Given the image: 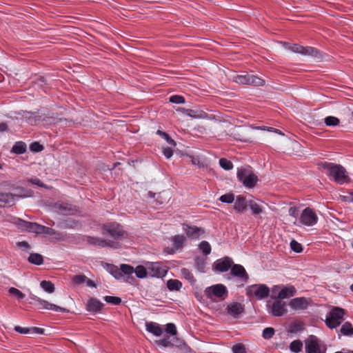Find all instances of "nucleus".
Instances as JSON below:
<instances>
[{
  "label": "nucleus",
  "instance_id": "nucleus-1",
  "mask_svg": "<svg viewBox=\"0 0 353 353\" xmlns=\"http://www.w3.org/2000/svg\"><path fill=\"white\" fill-rule=\"evenodd\" d=\"M322 167L327 171V174L332 177L337 183L343 184L350 181L346 170L342 165L325 162L322 163Z\"/></svg>",
  "mask_w": 353,
  "mask_h": 353
},
{
  "label": "nucleus",
  "instance_id": "nucleus-2",
  "mask_svg": "<svg viewBox=\"0 0 353 353\" xmlns=\"http://www.w3.org/2000/svg\"><path fill=\"white\" fill-rule=\"evenodd\" d=\"M101 234L114 240H120L125 238L127 234L123 227L117 222L103 224L101 226Z\"/></svg>",
  "mask_w": 353,
  "mask_h": 353
},
{
  "label": "nucleus",
  "instance_id": "nucleus-3",
  "mask_svg": "<svg viewBox=\"0 0 353 353\" xmlns=\"http://www.w3.org/2000/svg\"><path fill=\"white\" fill-rule=\"evenodd\" d=\"M155 343L164 347H176L183 353H188L191 352L190 347L183 340L176 336H174L172 339L166 337L162 339L156 340Z\"/></svg>",
  "mask_w": 353,
  "mask_h": 353
},
{
  "label": "nucleus",
  "instance_id": "nucleus-4",
  "mask_svg": "<svg viewBox=\"0 0 353 353\" xmlns=\"http://www.w3.org/2000/svg\"><path fill=\"white\" fill-rule=\"evenodd\" d=\"M237 178L244 186L252 188L255 186L258 177L250 170L241 168L237 171Z\"/></svg>",
  "mask_w": 353,
  "mask_h": 353
},
{
  "label": "nucleus",
  "instance_id": "nucleus-5",
  "mask_svg": "<svg viewBox=\"0 0 353 353\" xmlns=\"http://www.w3.org/2000/svg\"><path fill=\"white\" fill-rule=\"evenodd\" d=\"M345 311L343 309L335 307L329 313V316L325 319L326 325L331 328L337 327L344 320L343 316Z\"/></svg>",
  "mask_w": 353,
  "mask_h": 353
},
{
  "label": "nucleus",
  "instance_id": "nucleus-6",
  "mask_svg": "<svg viewBox=\"0 0 353 353\" xmlns=\"http://www.w3.org/2000/svg\"><path fill=\"white\" fill-rule=\"evenodd\" d=\"M304 342L306 353H325L326 352V347L322 345L320 340L314 335L309 336Z\"/></svg>",
  "mask_w": 353,
  "mask_h": 353
},
{
  "label": "nucleus",
  "instance_id": "nucleus-7",
  "mask_svg": "<svg viewBox=\"0 0 353 353\" xmlns=\"http://www.w3.org/2000/svg\"><path fill=\"white\" fill-rule=\"evenodd\" d=\"M205 295L213 301L216 299H224L228 294V290L222 284H216L207 288L204 291Z\"/></svg>",
  "mask_w": 353,
  "mask_h": 353
},
{
  "label": "nucleus",
  "instance_id": "nucleus-8",
  "mask_svg": "<svg viewBox=\"0 0 353 353\" xmlns=\"http://www.w3.org/2000/svg\"><path fill=\"white\" fill-rule=\"evenodd\" d=\"M234 80L239 84L251 85L254 86H263L265 83V80L253 74L248 73L237 75L234 77Z\"/></svg>",
  "mask_w": 353,
  "mask_h": 353
},
{
  "label": "nucleus",
  "instance_id": "nucleus-9",
  "mask_svg": "<svg viewBox=\"0 0 353 353\" xmlns=\"http://www.w3.org/2000/svg\"><path fill=\"white\" fill-rule=\"evenodd\" d=\"M270 290L264 284L252 285L248 288L247 294L249 296H255L258 299H263L268 296Z\"/></svg>",
  "mask_w": 353,
  "mask_h": 353
},
{
  "label": "nucleus",
  "instance_id": "nucleus-10",
  "mask_svg": "<svg viewBox=\"0 0 353 353\" xmlns=\"http://www.w3.org/2000/svg\"><path fill=\"white\" fill-rule=\"evenodd\" d=\"M121 270L126 275H131L135 273L136 276L139 279H143L147 276V270L143 265H138L135 269L127 264L121 265Z\"/></svg>",
  "mask_w": 353,
  "mask_h": 353
},
{
  "label": "nucleus",
  "instance_id": "nucleus-11",
  "mask_svg": "<svg viewBox=\"0 0 353 353\" xmlns=\"http://www.w3.org/2000/svg\"><path fill=\"white\" fill-rule=\"evenodd\" d=\"M87 243L93 245H98L101 248L109 247L117 248L118 243L109 239H105L99 237H93L90 236H85Z\"/></svg>",
  "mask_w": 353,
  "mask_h": 353
},
{
  "label": "nucleus",
  "instance_id": "nucleus-12",
  "mask_svg": "<svg viewBox=\"0 0 353 353\" xmlns=\"http://www.w3.org/2000/svg\"><path fill=\"white\" fill-rule=\"evenodd\" d=\"M318 220V217L312 208H306L302 212L300 216V222L307 226H311L314 225Z\"/></svg>",
  "mask_w": 353,
  "mask_h": 353
},
{
  "label": "nucleus",
  "instance_id": "nucleus-13",
  "mask_svg": "<svg viewBox=\"0 0 353 353\" xmlns=\"http://www.w3.org/2000/svg\"><path fill=\"white\" fill-rule=\"evenodd\" d=\"M312 299L305 297H297L291 299L289 305L295 310H306L312 304Z\"/></svg>",
  "mask_w": 353,
  "mask_h": 353
},
{
  "label": "nucleus",
  "instance_id": "nucleus-14",
  "mask_svg": "<svg viewBox=\"0 0 353 353\" xmlns=\"http://www.w3.org/2000/svg\"><path fill=\"white\" fill-rule=\"evenodd\" d=\"M52 208L55 212L63 215H72L77 212L75 206L64 202H57L52 205Z\"/></svg>",
  "mask_w": 353,
  "mask_h": 353
},
{
  "label": "nucleus",
  "instance_id": "nucleus-15",
  "mask_svg": "<svg viewBox=\"0 0 353 353\" xmlns=\"http://www.w3.org/2000/svg\"><path fill=\"white\" fill-rule=\"evenodd\" d=\"M289 50L295 53H299L303 55H309L317 57L319 55V52L312 47H303L299 44H293L288 48Z\"/></svg>",
  "mask_w": 353,
  "mask_h": 353
},
{
  "label": "nucleus",
  "instance_id": "nucleus-16",
  "mask_svg": "<svg viewBox=\"0 0 353 353\" xmlns=\"http://www.w3.org/2000/svg\"><path fill=\"white\" fill-rule=\"evenodd\" d=\"M233 261L232 259L228 256H225L223 259H218L214 263V269L220 272H227L232 268Z\"/></svg>",
  "mask_w": 353,
  "mask_h": 353
},
{
  "label": "nucleus",
  "instance_id": "nucleus-17",
  "mask_svg": "<svg viewBox=\"0 0 353 353\" xmlns=\"http://www.w3.org/2000/svg\"><path fill=\"white\" fill-rule=\"evenodd\" d=\"M31 299L37 302L39 305H41L43 308L48 309V310H52L57 312H68V310L66 308L61 307L60 306H58L57 305L50 303L43 299H40L39 297L32 295L31 296Z\"/></svg>",
  "mask_w": 353,
  "mask_h": 353
},
{
  "label": "nucleus",
  "instance_id": "nucleus-18",
  "mask_svg": "<svg viewBox=\"0 0 353 353\" xmlns=\"http://www.w3.org/2000/svg\"><path fill=\"white\" fill-rule=\"evenodd\" d=\"M269 312L274 316H283L287 312L285 303L281 300L275 301L270 307Z\"/></svg>",
  "mask_w": 353,
  "mask_h": 353
},
{
  "label": "nucleus",
  "instance_id": "nucleus-19",
  "mask_svg": "<svg viewBox=\"0 0 353 353\" xmlns=\"http://www.w3.org/2000/svg\"><path fill=\"white\" fill-rule=\"evenodd\" d=\"M183 230L186 235L190 238H198L201 234L205 233L204 229L196 226H191L188 224H183Z\"/></svg>",
  "mask_w": 353,
  "mask_h": 353
},
{
  "label": "nucleus",
  "instance_id": "nucleus-20",
  "mask_svg": "<svg viewBox=\"0 0 353 353\" xmlns=\"http://www.w3.org/2000/svg\"><path fill=\"white\" fill-rule=\"evenodd\" d=\"M177 111H181L188 116L194 119H210L208 114L199 109H185L183 108H178Z\"/></svg>",
  "mask_w": 353,
  "mask_h": 353
},
{
  "label": "nucleus",
  "instance_id": "nucleus-21",
  "mask_svg": "<svg viewBox=\"0 0 353 353\" xmlns=\"http://www.w3.org/2000/svg\"><path fill=\"white\" fill-rule=\"evenodd\" d=\"M296 293V288L293 285H289L287 286H283L278 293L277 296H275V298L281 301L282 299H288L294 296Z\"/></svg>",
  "mask_w": 353,
  "mask_h": 353
},
{
  "label": "nucleus",
  "instance_id": "nucleus-22",
  "mask_svg": "<svg viewBox=\"0 0 353 353\" xmlns=\"http://www.w3.org/2000/svg\"><path fill=\"white\" fill-rule=\"evenodd\" d=\"M227 311L230 315L237 318L244 312V307L240 303L234 302L227 306Z\"/></svg>",
  "mask_w": 353,
  "mask_h": 353
},
{
  "label": "nucleus",
  "instance_id": "nucleus-23",
  "mask_svg": "<svg viewBox=\"0 0 353 353\" xmlns=\"http://www.w3.org/2000/svg\"><path fill=\"white\" fill-rule=\"evenodd\" d=\"M248 205L249 201H246L243 196L238 195L234 205V209L239 213H243Z\"/></svg>",
  "mask_w": 353,
  "mask_h": 353
},
{
  "label": "nucleus",
  "instance_id": "nucleus-24",
  "mask_svg": "<svg viewBox=\"0 0 353 353\" xmlns=\"http://www.w3.org/2000/svg\"><path fill=\"white\" fill-rule=\"evenodd\" d=\"M15 203V196L12 193L0 192V208L12 206Z\"/></svg>",
  "mask_w": 353,
  "mask_h": 353
},
{
  "label": "nucleus",
  "instance_id": "nucleus-25",
  "mask_svg": "<svg viewBox=\"0 0 353 353\" xmlns=\"http://www.w3.org/2000/svg\"><path fill=\"white\" fill-rule=\"evenodd\" d=\"M231 273L243 281H247L249 278L245 268L241 265L233 264L231 268Z\"/></svg>",
  "mask_w": 353,
  "mask_h": 353
},
{
  "label": "nucleus",
  "instance_id": "nucleus-26",
  "mask_svg": "<svg viewBox=\"0 0 353 353\" xmlns=\"http://www.w3.org/2000/svg\"><path fill=\"white\" fill-rule=\"evenodd\" d=\"M103 304L96 298H90L86 305V310L89 312H98L103 307Z\"/></svg>",
  "mask_w": 353,
  "mask_h": 353
},
{
  "label": "nucleus",
  "instance_id": "nucleus-27",
  "mask_svg": "<svg viewBox=\"0 0 353 353\" xmlns=\"http://www.w3.org/2000/svg\"><path fill=\"white\" fill-rule=\"evenodd\" d=\"M22 117L31 125H36L41 121V117L38 116L36 112H25Z\"/></svg>",
  "mask_w": 353,
  "mask_h": 353
},
{
  "label": "nucleus",
  "instance_id": "nucleus-28",
  "mask_svg": "<svg viewBox=\"0 0 353 353\" xmlns=\"http://www.w3.org/2000/svg\"><path fill=\"white\" fill-rule=\"evenodd\" d=\"M22 227L24 230L30 232H34L36 234H41V228L43 227L42 225H39L37 223L28 222L26 221H22Z\"/></svg>",
  "mask_w": 353,
  "mask_h": 353
},
{
  "label": "nucleus",
  "instance_id": "nucleus-29",
  "mask_svg": "<svg viewBox=\"0 0 353 353\" xmlns=\"http://www.w3.org/2000/svg\"><path fill=\"white\" fill-rule=\"evenodd\" d=\"M146 330L157 336H160L163 332V330L161 326L154 322H147L145 323Z\"/></svg>",
  "mask_w": 353,
  "mask_h": 353
},
{
  "label": "nucleus",
  "instance_id": "nucleus-30",
  "mask_svg": "<svg viewBox=\"0 0 353 353\" xmlns=\"http://www.w3.org/2000/svg\"><path fill=\"white\" fill-rule=\"evenodd\" d=\"M148 269L151 271V275L152 276H163L166 272L165 270L160 267V265L158 263H152L150 264Z\"/></svg>",
  "mask_w": 353,
  "mask_h": 353
},
{
  "label": "nucleus",
  "instance_id": "nucleus-31",
  "mask_svg": "<svg viewBox=\"0 0 353 353\" xmlns=\"http://www.w3.org/2000/svg\"><path fill=\"white\" fill-rule=\"evenodd\" d=\"M340 332L344 335L350 336L353 335V326L350 322L343 323L340 329Z\"/></svg>",
  "mask_w": 353,
  "mask_h": 353
},
{
  "label": "nucleus",
  "instance_id": "nucleus-32",
  "mask_svg": "<svg viewBox=\"0 0 353 353\" xmlns=\"http://www.w3.org/2000/svg\"><path fill=\"white\" fill-rule=\"evenodd\" d=\"M26 151V144L23 141L17 142L12 148V152L15 154H23Z\"/></svg>",
  "mask_w": 353,
  "mask_h": 353
},
{
  "label": "nucleus",
  "instance_id": "nucleus-33",
  "mask_svg": "<svg viewBox=\"0 0 353 353\" xmlns=\"http://www.w3.org/2000/svg\"><path fill=\"white\" fill-rule=\"evenodd\" d=\"M28 261L34 265H41L43 263V256L37 253H32L28 257Z\"/></svg>",
  "mask_w": 353,
  "mask_h": 353
},
{
  "label": "nucleus",
  "instance_id": "nucleus-34",
  "mask_svg": "<svg viewBox=\"0 0 353 353\" xmlns=\"http://www.w3.org/2000/svg\"><path fill=\"white\" fill-rule=\"evenodd\" d=\"M181 286L182 283L179 280L170 279L167 281V287L171 291H179L181 289Z\"/></svg>",
  "mask_w": 353,
  "mask_h": 353
},
{
  "label": "nucleus",
  "instance_id": "nucleus-35",
  "mask_svg": "<svg viewBox=\"0 0 353 353\" xmlns=\"http://www.w3.org/2000/svg\"><path fill=\"white\" fill-rule=\"evenodd\" d=\"M248 207L252 210V214L254 216L258 215V214L262 213V212H263L262 207L254 201H252V200L249 201Z\"/></svg>",
  "mask_w": 353,
  "mask_h": 353
},
{
  "label": "nucleus",
  "instance_id": "nucleus-36",
  "mask_svg": "<svg viewBox=\"0 0 353 353\" xmlns=\"http://www.w3.org/2000/svg\"><path fill=\"white\" fill-rule=\"evenodd\" d=\"M324 123L326 126L335 127L339 125L340 120L336 117L328 116L324 119Z\"/></svg>",
  "mask_w": 353,
  "mask_h": 353
},
{
  "label": "nucleus",
  "instance_id": "nucleus-37",
  "mask_svg": "<svg viewBox=\"0 0 353 353\" xmlns=\"http://www.w3.org/2000/svg\"><path fill=\"white\" fill-rule=\"evenodd\" d=\"M185 240V237L183 235H176L172 238V241L176 249L182 248Z\"/></svg>",
  "mask_w": 353,
  "mask_h": 353
},
{
  "label": "nucleus",
  "instance_id": "nucleus-38",
  "mask_svg": "<svg viewBox=\"0 0 353 353\" xmlns=\"http://www.w3.org/2000/svg\"><path fill=\"white\" fill-rule=\"evenodd\" d=\"M181 274L182 276L187 279L191 284H194L195 283L196 280L189 270L186 268H182L181 270Z\"/></svg>",
  "mask_w": 353,
  "mask_h": 353
},
{
  "label": "nucleus",
  "instance_id": "nucleus-39",
  "mask_svg": "<svg viewBox=\"0 0 353 353\" xmlns=\"http://www.w3.org/2000/svg\"><path fill=\"white\" fill-rule=\"evenodd\" d=\"M40 285L41 288L48 293H52L54 292V285L51 281H43L41 282Z\"/></svg>",
  "mask_w": 353,
  "mask_h": 353
},
{
  "label": "nucleus",
  "instance_id": "nucleus-40",
  "mask_svg": "<svg viewBox=\"0 0 353 353\" xmlns=\"http://www.w3.org/2000/svg\"><path fill=\"white\" fill-rule=\"evenodd\" d=\"M17 190L18 192L17 194H14V195L15 196V199L17 198H23L32 196V192L30 190H28L22 188H17Z\"/></svg>",
  "mask_w": 353,
  "mask_h": 353
},
{
  "label": "nucleus",
  "instance_id": "nucleus-41",
  "mask_svg": "<svg viewBox=\"0 0 353 353\" xmlns=\"http://www.w3.org/2000/svg\"><path fill=\"white\" fill-rule=\"evenodd\" d=\"M303 347V343L300 340H295L290 343V349L294 353L299 352Z\"/></svg>",
  "mask_w": 353,
  "mask_h": 353
},
{
  "label": "nucleus",
  "instance_id": "nucleus-42",
  "mask_svg": "<svg viewBox=\"0 0 353 353\" xmlns=\"http://www.w3.org/2000/svg\"><path fill=\"white\" fill-rule=\"evenodd\" d=\"M219 165L223 169L225 170H230L233 168V163L232 161L225 158H221L219 159Z\"/></svg>",
  "mask_w": 353,
  "mask_h": 353
},
{
  "label": "nucleus",
  "instance_id": "nucleus-43",
  "mask_svg": "<svg viewBox=\"0 0 353 353\" xmlns=\"http://www.w3.org/2000/svg\"><path fill=\"white\" fill-rule=\"evenodd\" d=\"M199 248L205 255H208L211 252V246L210 243L205 241L201 242Z\"/></svg>",
  "mask_w": 353,
  "mask_h": 353
},
{
  "label": "nucleus",
  "instance_id": "nucleus-44",
  "mask_svg": "<svg viewBox=\"0 0 353 353\" xmlns=\"http://www.w3.org/2000/svg\"><path fill=\"white\" fill-rule=\"evenodd\" d=\"M104 300L110 304L117 305H119L121 303V298L118 296H105L104 297Z\"/></svg>",
  "mask_w": 353,
  "mask_h": 353
},
{
  "label": "nucleus",
  "instance_id": "nucleus-45",
  "mask_svg": "<svg viewBox=\"0 0 353 353\" xmlns=\"http://www.w3.org/2000/svg\"><path fill=\"white\" fill-rule=\"evenodd\" d=\"M219 200L222 203H232L234 201V194L233 193H228L221 196Z\"/></svg>",
  "mask_w": 353,
  "mask_h": 353
},
{
  "label": "nucleus",
  "instance_id": "nucleus-46",
  "mask_svg": "<svg viewBox=\"0 0 353 353\" xmlns=\"http://www.w3.org/2000/svg\"><path fill=\"white\" fill-rule=\"evenodd\" d=\"M304 325L301 322H294L290 325V331L291 332H298L303 330Z\"/></svg>",
  "mask_w": 353,
  "mask_h": 353
},
{
  "label": "nucleus",
  "instance_id": "nucleus-47",
  "mask_svg": "<svg viewBox=\"0 0 353 353\" xmlns=\"http://www.w3.org/2000/svg\"><path fill=\"white\" fill-rule=\"evenodd\" d=\"M8 292L10 295L16 296L19 300H21L25 297V294L15 288H10Z\"/></svg>",
  "mask_w": 353,
  "mask_h": 353
},
{
  "label": "nucleus",
  "instance_id": "nucleus-48",
  "mask_svg": "<svg viewBox=\"0 0 353 353\" xmlns=\"http://www.w3.org/2000/svg\"><path fill=\"white\" fill-rule=\"evenodd\" d=\"M165 332L167 334H170L172 336H175L177 334V330L174 323H170L166 325Z\"/></svg>",
  "mask_w": 353,
  "mask_h": 353
},
{
  "label": "nucleus",
  "instance_id": "nucleus-49",
  "mask_svg": "<svg viewBox=\"0 0 353 353\" xmlns=\"http://www.w3.org/2000/svg\"><path fill=\"white\" fill-rule=\"evenodd\" d=\"M274 329L272 327H266L263 330L262 336L265 339H271L274 334Z\"/></svg>",
  "mask_w": 353,
  "mask_h": 353
},
{
  "label": "nucleus",
  "instance_id": "nucleus-50",
  "mask_svg": "<svg viewBox=\"0 0 353 353\" xmlns=\"http://www.w3.org/2000/svg\"><path fill=\"white\" fill-rule=\"evenodd\" d=\"M290 247L291 249L296 253H300L303 251L302 245L295 240H292L290 242Z\"/></svg>",
  "mask_w": 353,
  "mask_h": 353
},
{
  "label": "nucleus",
  "instance_id": "nucleus-51",
  "mask_svg": "<svg viewBox=\"0 0 353 353\" xmlns=\"http://www.w3.org/2000/svg\"><path fill=\"white\" fill-rule=\"evenodd\" d=\"M157 134L161 135L163 139H165L169 144L173 145L174 146L176 145L175 141L166 132L159 130L157 131Z\"/></svg>",
  "mask_w": 353,
  "mask_h": 353
},
{
  "label": "nucleus",
  "instance_id": "nucleus-52",
  "mask_svg": "<svg viewBox=\"0 0 353 353\" xmlns=\"http://www.w3.org/2000/svg\"><path fill=\"white\" fill-rule=\"evenodd\" d=\"M87 281V276L83 274L76 275L72 278V281L76 284H82Z\"/></svg>",
  "mask_w": 353,
  "mask_h": 353
},
{
  "label": "nucleus",
  "instance_id": "nucleus-53",
  "mask_svg": "<svg viewBox=\"0 0 353 353\" xmlns=\"http://www.w3.org/2000/svg\"><path fill=\"white\" fill-rule=\"evenodd\" d=\"M110 272H111V274L114 276V277H115L116 279H120L122 276H123V274H124L121 268L120 269H118L116 266H112L110 269Z\"/></svg>",
  "mask_w": 353,
  "mask_h": 353
},
{
  "label": "nucleus",
  "instance_id": "nucleus-54",
  "mask_svg": "<svg viewBox=\"0 0 353 353\" xmlns=\"http://www.w3.org/2000/svg\"><path fill=\"white\" fill-rule=\"evenodd\" d=\"M232 352L234 353H246L244 345L238 343L232 347Z\"/></svg>",
  "mask_w": 353,
  "mask_h": 353
},
{
  "label": "nucleus",
  "instance_id": "nucleus-55",
  "mask_svg": "<svg viewBox=\"0 0 353 353\" xmlns=\"http://www.w3.org/2000/svg\"><path fill=\"white\" fill-rule=\"evenodd\" d=\"M170 101L174 103H183L185 99L180 95H173L170 97Z\"/></svg>",
  "mask_w": 353,
  "mask_h": 353
},
{
  "label": "nucleus",
  "instance_id": "nucleus-56",
  "mask_svg": "<svg viewBox=\"0 0 353 353\" xmlns=\"http://www.w3.org/2000/svg\"><path fill=\"white\" fill-rule=\"evenodd\" d=\"M28 181L32 184L37 185L41 188H47V189L50 188L37 178L30 179H28Z\"/></svg>",
  "mask_w": 353,
  "mask_h": 353
},
{
  "label": "nucleus",
  "instance_id": "nucleus-57",
  "mask_svg": "<svg viewBox=\"0 0 353 353\" xmlns=\"http://www.w3.org/2000/svg\"><path fill=\"white\" fill-rule=\"evenodd\" d=\"M30 150L33 152H41L43 149V146L38 142H34L30 145Z\"/></svg>",
  "mask_w": 353,
  "mask_h": 353
},
{
  "label": "nucleus",
  "instance_id": "nucleus-58",
  "mask_svg": "<svg viewBox=\"0 0 353 353\" xmlns=\"http://www.w3.org/2000/svg\"><path fill=\"white\" fill-rule=\"evenodd\" d=\"M41 232V234H46L51 236L54 235L56 234V231L53 228H48L44 225H43Z\"/></svg>",
  "mask_w": 353,
  "mask_h": 353
},
{
  "label": "nucleus",
  "instance_id": "nucleus-59",
  "mask_svg": "<svg viewBox=\"0 0 353 353\" xmlns=\"http://www.w3.org/2000/svg\"><path fill=\"white\" fill-rule=\"evenodd\" d=\"M14 330L20 334H28L30 333V328L28 327H22L19 325H16L14 327Z\"/></svg>",
  "mask_w": 353,
  "mask_h": 353
},
{
  "label": "nucleus",
  "instance_id": "nucleus-60",
  "mask_svg": "<svg viewBox=\"0 0 353 353\" xmlns=\"http://www.w3.org/2000/svg\"><path fill=\"white\" fill-rule=\"evenodd\" d=\"M288 212L290 216L296 218L299 216V208L295 206L290 207Z\"/></svg>",
  "mask_w": 353,
  "mask_h": 353
},
{
  "label": "nucleus",
  "instance_id": "nucleus-61",
  "mask_svg": "<svg viewBox=\"0 0 353 353\" xmlns=\"http://www.w3.org/2000/svg\"><path fill=\"white\" fill-rule=\"evenodd\" d=\"M163 153L167 159H170L173 154V150L172 148L167 147L163 148Z\"/></svg>",
  "mask_w": 353,
  "mask_h": 353
},
{
  "label": "nucleus",
  "instance_id": "nucleus-62",
  "mask_svg": "<svg viewBox=\"0 0 353 353\" xmlns=\"http://www.w3.org/2000/svg\"><path fill=\"white\" fill-rule=\"evenodd\" d=\"M30 333L42 334L44 333V330L43 328L33 327H30Z\"/></svg>",
  "mask_w": 353,
  "mask_h": 353
},
{
  "label": "nucleus",
  "instance_id": "nucleus-63",
  "mask_svg": "<svg viewBox=\"0 0 353 353\" xmlns=\"http://www.w3.org/2000/svg\"><path fill=\"white\" fill-rule=\"evenodd\" d=\"M17 244V246L19 248H26V249H29L30 248L28 243L26 241H20V242H18Z\"/></svg>",
  "mask_w": 353,
  "mask_h": 353
},
{
  "label": "nucleus",
  "instance_id": "nucleus-64",
  "mask_svg": "<svg viewBox=\"0 0 353 353\" xmlns=\"http://www.w3.org/2000/svg\"><path fill=\"white\" fill-rule=\"evenodd\" d=\"M85 283L88 287L96 288L95 283L93 281H92L88 278H87V281H85Z\"/></svg>",
  "mask_w": 353,
  "mask_h": 353
}]
</instances>
